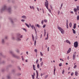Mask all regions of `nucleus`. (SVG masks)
<instances>
[{"mask_svg": "<svg viewBox=\"0 0 79 79\" xmlns=\"http://www.w3.org/2000/svg\"><path fill=\"white\" fill-rule=\"evenodd\" d=\"M75 76H77V71H75Z\"/></svg>", "mask_w": 79, "mask_h": 79, "instance_id": "412c9836", "label": "nucleus"}, {"mask_svg": "<svg viewBox=\"0 0 79 79\" xmlns=\"http://www.w3.org/2000/svg\"><path fill=\"white\" fill-rule=\"evenodd\" d=\"M41 66H42V65H43V62H42L40 64Z\"/></svg>", "mask_w": 79, "mask_h": 79, "instance_id": "a18cd8bd", "label": "nucleus"}, {"mask_svg": "<svg viewBox=\"0 0 79 79\" xmlns=\"http://www.w3.org/2000/svg\"><path fill=\"white\" fill-rule=\"evenodd\" d=\"M5 71V69H2V72H4Z\"/></svg>", "mask_w": 79, "mask_h": 79, "instance_id": "6e6d98bb", "label": "nucleus"}, {"mask_svg": "<svg viewBox=\"0 0 79 79\" xmlns=\"http://www.w3.org/2000/svg\"><path fill=\"white\" fill-rule=\"evenodd\" d=\"M41 24H44V20L41 21Z\"/></svg>", "mask_w": 79, "mask_h": 79, "instance_id": "13d9d810", "label": "nucleus"}, {"mask_svg": "<svg viewBox=\"0 0 79 79\" xmlns=\"http://www.w3.org/2000/svg\"><path fill=\"white\" fill-rule=\"evenodd\" d=\"M23 31H25V32H27V30H26V29L25 28H23Z\"/></svg>", "mask_w": 79, "mask_h": 79, "instance_id": "a19ab883", "label": "nucleus"}, {"mask_svg": "<svg viewBox=\"0 0 79 79\" xmlns=\"http://www.w3.org/2000/svg\"><path fill=\"white\" fill-rule=\"evenodd\" d=\"M59 66H62V63H60L59 64Z\"/></svg>", "mask_w": 79, "mask_h": 79, "instance_id": "58836bf2", "label": "nucleus"}, {"mask_svg": "<svg viewBox=\"0 0 79 79\" xmlns=\"http://www.w3.org/2000/svg\"><path fill=\"white\" fill-rule=\"evenodd\" d=\"M66 42L68 44H71V42H69V41L68 40H66Z\"/></svg>", "mask_w": 79, "mask_h": 79, "instance_id": "dca6fc26", "label": "nucleus"}, {"mask_svg": "<svg viewBox=\"0 0 79 79\" xmlns=\"http://www.w3.org/2000/svg\"><path fill=\"white\" fill-rule=\"evenodd\" d=\"M36 26L38 27L39 28H40V25H39V24H37L36 25Z\"/></svg>", "mask_w": 79, "mask_h": 79, "instance_id": "72a5a7b5", "label": "nucleus"}, {"mask_svg": "<svg viewBox=\"0 0 79 79\" xmlns=\"http://www.w3.org/2000/svg\"><path fill=\"white\" fill-rule=\"evenodd\" d=\"M9 20H10V21L11 24H14V22H13V20L12 18H9Z\"/></svg>", "mask_w": 79, "mask_h": 79, "instance_id": "1a4fd4ad", "label": "nucleus"}, {"mask_svg": "<svg viewBox=\"0 0 79 79\" xmlns=\"http://www.w3.org/2000/svg\"><path fill=\"white\" fill-rule=\"evenodd\" d=\"M10 53L11 54V55H12V56L14 57V58H17V59H19V56H18L16 55L15 54L14 52H13V51H10Z\"/></svg>", "mask_w": 79, "mask_h": 79, "instance_id": "7ed1b4c3", "label": "nucleus"}, {"mask_svg": "<svg viewBox=\"0 0 79 79\" xmlns=\"http://www.w3.org/2000/svg\"><path fill=\"white\" fill-rule=\"evenodd\" d=\"M34 29L35 30V31H36V29H35V27H34Z\"/></svg>", "mask_w": 79, "mask_h": 79, "instance_id": "e2e57ef3", "label": "nucleus"}, {"mask_svg": "<svg viewBox=\"0 0 79 79\" xmlns=\"http://www.w3.org/2000/svg\"><path fill=\"white\" fill-rule=\"evenodd\" d=\"M71 48H69L67 52V53H69L71 52Z\"/></svg>", "mask_w": 79, "mask_h": 79, "instance_id": "9b49d317", "label": "nucleus"}, {"mask_svg": "<svg viewBox=\"0 0 79 79\" xmlns=\"http://www.w3.org/2000/svg\"><path fill=\"white\" fill-rule=\"evenodd\" d=\"M23 38V35H21L20 36V39H22V38Z\"/></svg>", "mask_w": 79, "mask_h": 79, "instance_id": "79ce46f5", "label": "nucleus"}, {"mask_svg": "<svg viewBox=\"0 0 79 79\" xmlns=\"http://www.w3.org/2000/svg\"><path fill=\"white\" fill-rule=\"evenodd\" d=\"M8 37L6 36L5 38L2 39L1 41V43L2 45H4L5 44V40L7 39Z\"/></svg>", "mask_w": 79, "mask_h": 79, "instance_id": "20e7f679", "label": "nucleus"}, {"mask_svg": "<svg viewBox=\"0 0 79 79\" xmlns=\"http://www.w3.org/2000/svg\"><path fill=\"white\" fill-rule=\"evenodd\" d=\"M76 67H77V66L76 65H74V69H75V68H76Z\"/></svg>", "mask_w": 79, "mask_h": 79, "instance_id": "603ef678", "label": "nucleus"}, {"mask_svg": "<svg viewBox=\"0 0 79 79\" xmlns=\"http://www.w3.org/2000/svg\"><path fill=\"white\" fill-rule=\"evenodd\" d=\"M48 33L47 34V37L45 39V40H48Z\"/></svg>", "mask_w": 79, "mask_h": 79, "instance_id": "f3484780", "label": "nucleus"}, {"mask_svg": "<svg viewBox=\"0 0 79 79\" xmlns=\"http://www.w3.org/2000/svg\"><path fill=\"white\" fill-rule=\"evenodd\" d=\"M76 27V23H75L74 24L73 28V29H75Z\"/></svg>", "mask_w": 79, "mask_h": 79, "instance_id": "4468645a", "label": "nucleus"}, {"mask_svg": "<svg viewBox=\"0 0 79 79\" xmlns=\"http://www.w3.org/2000/svg\"><path fill=\"white\" fill-rule=\"evenodd\" d=\"M44 22H45V23H47V20L46 19H44Z\"/></svg>", "mask_w": 79, "mask_h": 79, "instance_id": "ea45409f", "label": "nucleus"}, {"mask_svg": "<svg viewBox=\"0 0 79 79\" xmlns=\"http://www.w3.org/2000/svg\"><path fill=\"white\" fill-rule=\"evenodd\" d=\"M63 4L61 3V6L60 7H62V6H63Z\"/></svg>", "mask_w": 79, "mask_h": 79, "instance_id": "338daca9", "label": "nucleus"}, {"mask_svg": "<svg viewBox=\"0 0 79 79\" xmlns=\"http://www.w3.org/2000/svg\"><path fill=\"white\" fill-rule=\"evenodd\" d=\"M0 56H2V57H3V58H5V56H4L3 55H2V53H0Z\"/></svg>", "mask_w": 79, "mask_h": 79, "instance_id": "ddd939ff", "label": "nucleus"}, {"mask_svg": "<svg viewBox=\"0 0 79 79\" xmlns=\"http://www.w3.org/2000/svg\"><path fill=\"white\" fill-rule=\"evenodd\" d=\"M40 76H43V74H42V73H41L40 74Z\"/></svg>", "mask_w": 79, "mask_h": 79, "instance_id": "69168bd1", "label": "nucleus"}, {"mask_svg": "<svg viewBox=\"0 0 79 79\" xmlns=\"http://www.w3.org/2000/svg\"><path fill=\"white\" fill-rule=\"evenodd\" d=\"M77 20L78 21L79 20V15H78L77 16Z\"/></svg>", "mask_w": 79, "mask_h": 79, "instance_id": "2f4dec72", "label": "nucleus"}, {"mask_svg": "<svg viewBox=\"0 0 79 79\" xmlns=\"http://www.w3.org/2000/svg\"><path fill=\"white\" fill-rule=\"evenodd\" d=\"M34 25H31V27L32 28V29H34Z\"/></svg>", "mask_w": 79, "mask_h": 79, "instance_id": "5701e85b", "label": "nucleus"}, {"mask_svg": "<svg viewBox=\"0 0 79 79\" xmlns=\"http://www.w3.org/2000/svg\"><path fill=\"white\" fill-rule=\"evenodd\" d=\"M20 75V73H19L17 74V76H19Z\"/></svg>", "mask_w": 79, "mask_h": 79, "instance_id": "774afa93", "label": "nucleus"}, {"mask_svg": "<svg viewBox=\"0 0 79 79\" xmlns=\"http://www.w3.org/2000/svg\"><path fill=\"white\" fill-rule=\"evenodd\" d=\"M45 26H46V25H44L43 27V28H45Z\"/></svg>", "mask_w": 79, "mask_h": 79, "instance_id": "49530a36", "label": "nucleus"}, {"mask_svg": "<svg viewBox=\"0 0 79 79\" xmlns=\"http://www.w3.org/2000/svg\"><path fill=\"white\" fill-rule=\"evenodd\" d=\"M21 18H23V19H26V16L25 15H23L21 17Z\"/></svg>", "mask_w": 79, "mask_h": 79, "instance_id": "f8f14e48", "label": "nucleus"}, {"mask_svg": "<svg viewBox=\"0 0 79 79\" xmlns=\"http://www.w3.org/2000/svg\"><path fill=\"white\" fill-rule=\"evenodd\" d=\"M33 68L34 71H35L36 69H35V65L34 64L33 65Z\"/></svg>", "mask_w": 79, "mask_h": 79, "instance_id": "bb28decb", "label": "nucleus"}, {"mask_svg": "<svg viewBox=\"0 0 79 79\" xmlns=\"http://www.w3.org/2000/svg\"><path fill=\"white\" fill-rule=\"evenodd\" d=\"M12 73H15V70L14 69H13L12 70Z\"/></svg>", "mask_w": 79, "mask_h": 79, "instance_id": "3c124183", "label": "nucleus"}, {"mask_svg": "<svg viewBox=\"0 0 79 79\" xmlns=\"http://www.w3.org/2000/svg\"><path fill=\"white\" fill-rule=\"evenodd\" d=\"M37 67L39 69V64H37Z\"/></svg>", "mask_w": 79, "mask_h": 79, "instance_id": "4c0bfd02", "label": "nucleus"}, {"mask_svg": "<svg viewBox=\"0 0 79 79\" xmlns=\"http://www.w3.org/2000/svg\"><path fill=\"white\" fill-rule=\"evenodd\" d=\"M48 75H46L45 77H44V79H47V77L48 76Z\"/></svg>", "mask_w": 79, "mask_h": 79, "instance_id": "473e14b6", "label": "nucleus"}, {"mask_svg": "<svg viewBox=\"0 0 79 79\" xmlns=\"http://www.w3.org/2000/svg\"><path fill=\"white\" fill-rule=\"evenodd\" d=\"M21 58L22 61H24V60H25V59L24 58V56H22Z\"/></svg>", "mask_w": 79, "mask_h": 79, "instance_id": "393cba45", "label": "nucleus"}, {"mask_svg": "<svg viewBox=\"0 0 79 79\" xmlns=\"http://www.w3.org/2000/svg\"><path fill=\"white\" fill-rule=\"evenodd\" d=\"M31 76H32V79H34V75H31Z\"/></svg>", "mask_w": 79, "mask_h": 79, "instance_id": "c9c22d12", "label": "nucleus"}, {"mask_svg": "<svg viewBox=\"0 0 79 79\" xmlns=\"http://www.w3.org/2000/svg\"><path fill=\"white\" fill-rule=\"evenodd\" d=\"M35 34L36 35V38L35 39L36 40H37V31H35Z\"/></svg>", "mask_w": 79, "mask_h": 79, "instance_id": "a211bd4d", "label": "nucleus"}, {"mask_svg": "<svg viewBox=\"0 0 79 79\" xmlns=\"http://www.w3.org/2000/svg\"><path fill=\"white\" fill-rule=\"evenodd\" d=\"M16 52H17V53H19V50L18 49H17L16 50Z\"/></svg>", "mask_w": 79, "mask_h": 79, "instance_id": "052dcab7", "label": "nucleus"}, {"mask_svg": "<svg viewBox=\"0 0 79 79\" xmlns=\"http://www.w3.org/2000/svg\"><path fill=\"white\" fill-rule=\"evenodd\" d=\"M36 71L37 73L36 79H37V78H38V72H37V70H36Z\"/></svg>", "mask_w": 79, "mask_h": 79, "instance_id": "4be33fe9", "label": "nucleus"}, {"mask_svg": "<svg viewBox=\"0 0 79 79\" xmlns=\"http://www.w3.org/2000/svg\"><path fill=\"white\" fill-rule=\"evenodd\" d=\"M71 13H72V14H73V11H70Z\"/></svg>", "mask_w": 79, "mask_h": 79, "instance_id": "0e129e2a", "label": "nucleus"}, {"mask_svg": "<svg viewBox=\"0 0 79 79\" xmlns=\"http://www.w3.org/2000/svg\"><path fill=\"white\" fill-rule=\"evenodd\" d=\"M74 74V73L73 72L72 73H71V76H73V74Z\"/></svg>", "mask_w": 79, "mask_h": 79, "instance_id": "bf43d9fd", "label": "nucleus"}, {"mask_svg": "<svg viewBox=\"0 0 79 79\" xmlns=\"http://www.w3.org/2000/svg\"><path fill=\"white\" fill-rule=\"evenodd\" d=\"M72 30H73V34H76V31L74 30V29H72Z\"/></svg>", "mask_w": 79, "mask_h": 79, "instance_id": "aec40b11", "label": "nucleus"}, {"mask_svg": "<svg viewBox=\"0 0 79 79\" xmlns=\"http://www.w3.org/2000/svg\"><path fill=\"white\" fill-rule=\"evenodd\" d=\"M60 61H64V60H63V59H60Z\"/></svg>", "mask_w": 79, "mask_h": 79, "instance_id": "864d4df0", "label": "nucleus"}, {"mask_svg": "<svg viewBox=\"0 0 79 79\" xmlns=\"http://www.w3.org/2000/svg\"><path fill=\"white\" fill-rule=\"evenodd\" d=\"M76 52H75L73 55V60H74L76 59Z\"/></svg>", "mask_w": 79, "mask_h": 79, "instance_id": "6e6552de", "label": "nucleus"}, {"mask_svg": "<svg viewBox=\"0 0 79 79\" xmlns=\"http://www.w3.org/2000/svg\"><path fill=\"white\" fill-rule=\"evenodd\" d=\"M5 10H6L9 14H11V9L9 7L7 9V6L5 5L3 6V7L0 9L1 13H3Z\"/></svg>", "mask_w": 79, "mask_h": 79, "instance_id": "f257e3e1", "label": "nucleus"}, {"mask_svg": "<svg viewBox=\"0 0 79 79\" xmlns=\"http://www.w3.org/2000/svg\"><path fill=\"white\" fill-rule=\"evenodd\" d=\"M40 54L41 56H43V54H42V53L41 52H40Z\"/></svg>", "mask_w": 79, "mask_h": 79, "instance_id": "37998d69", "label": "nucleus"}, {"mask_svg": "<svg viewBox=\"0 0 79 79\" xmlns=\"http://www.w3.org/2000/svg\"><path fill=\"white\" fill-rule=\"evenodd\" d=\"M68 20L67 19L66 20V24H68Z\"/></svg>", "mask_w": 79, "mask_h": 79, "instance_id": "8fccbe9b", "label": "nucleus"}, {"mask_svg": "<svg viewBox=\"0 0 79 79\" xmlns=\"http://www.w3.org/2000/svg\"><path fill=\"white\" fill-rule=\"evenodd\" d=\"M46 2H45V5L47 9H48V1H47V0H46Z\"/></svg>", "mask_w": 79, "mask_h": 79, "instance_id": "423d86ee", "label": "nucleus"}, {"mask_svg": "<svg viewBox=\"0 0 79 79\" xmlns=\"http://www.w3.org/2000/svg\"><path fill=\"white\" fill-rule=\"evenodd\" d=\"M77 9H78L79 8V6H77Z\"/></svg>", "mask_w": 79, "mask_h": 79, "instance_id": "680f3d73", "label": "nucleus"}, {"mask_svg": "<svg viewBox=\"0 0 79 79\" xmlns=\"http://www.w3.org/2000/svg\"><path fill=\"white\" fill-rule=\"evenodd\" d=\"M64 70L63 69L62 71V74H64Z\"/></svg>", "mask_w": 79, "mask_h": 79, "instance_id": "09e8293b", "label": "nucleus"}, {"mask_svg": "<svg viewBox=\"0 0 79 79\" xmlns=\"http://www.w3.org/2000/svg\"><path fill=\"white\" fill-rule=\"evenodd\" d=\"M48 11H49V12H50V13H51V14H52V12L51 11V10H50V9H48Z\"/></svg>", "mask_w": 79, "mask_h": 79, "instance_id": "7c9ffc66", "label": "nucleus"}, {"mask_svg": "<svg viewBox=\"0 0 79 79\" xmlns=\"http://www.w3.org/2000/svg\"><path fill=\"white\" fill-rule=\"evenodd\" d=\"M39 62V60L38 59H37L36 61V64H37V62Z\"/></svg>", "mask_w": 79, "mask_h": 79, "instance_id": "5fc2aeb1", "label": "nucleus"}, {"mask_svg": "<svg viewBox=\"0 0 79 79\" xmlns=\"http://www.w3.org/2000/svg\"><path fill=\"white\" fill-rule=\"evenodd\" d=\"M32 36L33 41H34V35H33L32 34Z\"/></svg>", "mask_w": 79, "mask_h": 79, "instance_id": "cd10ccee", "label": "nucleus"}, {"mask_svg": "<svg viewBox=\"0 0 79 79\" xmlns=\"http://www.w3.org/2000/svg\"><path fill=\"white\" fill-rule=\"evenodd\" d=\"M58 29L60 31L61 33L62 34H64V30L61 27H58Z\"/></svg>", "mask_w": 79, "mask_h": 79, "instance_id": "39448f33", "label": "nucleus"}, {"mask_svg": "<svg viewBox=\"0 0 79 79\" xmlns=\"http://www.w3.org/2000/svg\"><path fill=\"white\" fill-rule=\"evenodd\" d=\"M12 39H13V40H15V39H16V40H18L19 41V40H20V33H18L17 34V36L16 38H15L14 36H12Z\"/></svg>", "mask_w": 79, "mask_h": 79, "instance_id": "f03ea898", "label": "nucleus"}, {"mask_svg": "<svg viewBox=\"0 0 79 79\" xmlns=\"http://www.w3.org/2000/svg\"><path fill=\"white\" fill-rule=\"evenodd\" d=\"M21 21H22V22H24L25 21V20H24V19H22L21 20Z\"/></svg>", "mask_w": 79, "mask_h": 79, "instance_id": "e433bc0d", "label": "nucleus"}, {"mask_svg": "<svg viewBox=\"0 0 79 79\" xmlns=\"http://www.w3.org/2000/svg\"><path fill=\"white\" fill-rule=\"evenodd\" d=\"M60 11L59 10L58 11V15H60Z\"/></svg>", "mask_w": 79, "mask_h": 79, "instance_id": "c03bdc74", "label": "nucleus"}, {"mask_svg": "<svg viewBox=\"0 0 79 79\" xmlns=\"http://www.w3.org/2000/svg\"><path fill=\"white\" fill-rule=\"evenodd\" d=\"M7 77L8 79H10V76H8Z\"/></svg>", "mask_w": 79, "mask_h": 79, "instance_id": "f704fd0d", "label": "nucleus"}, {"mask_svg": "<svg viewBox=\"0 0 79 79\" xmlns=\"http://www.w3.org/2000/svg\"><path fill=\"white\" fill-rule=\"evenodd\" d=\"M74 12H77V9L76 8H74Z\"/></svg>", "mask_w": 79, "mask_h": 79, "instance_id": "b1692460", "label": "nucleus"}, {"mask_svg": "<svg viewBox=\"0 0 79 79\" xmlns=\"http://www.w3.org/2000/svg\"><path fill=\"white\" fill-rule=\"evenodd\" d=\"M11 66H12V65L11 64H10V65H8L7 66V68H11Z\"/></svg>", "mask_w": 79, "mask_h": 79, "instance_id": "c756f323", "label": "nucleus"}, {"mask_svg": "<svg viewBox=\"0 0 79 79\" xmlns=\"http://www.w3.org/2000/svg\"><path fill=\"white\" fill-rule=\"evenodd\" d=\"M55 71H56V69L55 67H54V74L55 75Z\"/></svg>", "mask_w": 79, "mask_h": 79, "instance_id": "a878e982", "label": "nucleus"}, {"mask_svg": "<svg viewBox=\"0 0 79 79\" xmlns=\"http://www.w3.org/2000/svg\"><path fill=\"white\" fill-rule=\"evenodd\" d=\"M69 26L70 27H72V23H70L69 24Z\"/></svg>", "mask_w": 79, "mask_h": 79, "instance_id": "c85d7f7f", "label": "nucleus"}, {"mask_svg": "<svg viewBox=\"0 0 79 79\" xmlns=\"http://www.w3.org/2000/svg\"><path fill=\"white\" fill-rule=\"evenodd\" d=\"M66 27L67 29H68V24H66Z\"/></svg>", "mask_w": 79, "mask_h": 79, "instance_id": "4d7b16f0", "label": "nucleus"}, {"mask_svg": "<svg viewBox=\"0 0 79 79\" xmlns=\"http://www.w3.org/2000/svg\"><path fill=\"white\" fill-rule=\"evenodd\" d=\"M2 60V58L0 57V64H4L5 63V61H3L2 62L1 61Z\"/></svg>", "mask_w": 79, "mask_h": 79, "instance_id": "9d476101", "label": "nucleus"}, {"mask_svg": "<svg viewBox=\"0 0 79 79\" xmlns=\"http://www.w3.org/2000/svg\"><path fill=\"white\" fill-rule=\"evenodd\" d=\"M35 43H34V45L35 46V45H36V40H35V39H36V37H35Z\"/></svg>", "mask_w": 79, "mask_h": 79, "instance_id": "2eb2a0df", "label": "nucleus"}, {"mask_svg": "<svg viewBox=\"0 0 79 79\" xmlns=\"http://www.w3.org/2000/svg\"><path fill=\"white\" fill-rule=\"evenodd\" d=\"M74 46L75 48H77L78 47V42L76 41L74 43Z\"/></svg>", "mask_w": 79, "mask_h": 79, "instance_id": "0eeeda50", "label": "nucleus"}, {"mask_svg": "<svg viewBox=\"0 0 79 79\" xmlns=\"http://www.w3.org/2000/svg\"><path fill=\"white\" fill-rule=\"evenodd\" d=\"M25 25H26V26L27 27H28V28H29V27H30L29 25L27 24V23H25Z\"/></svg>", "mask_w": 79, "mask_h": 79, "instance_id": "6ab92c4d", "label": "nucleus"}, {"mask_svg": "<svg viewBox=\"0 0 79 79\" xmlns=\"http://www.w3.org/2000/svg\"><path fill=\"white\" fill-rule=\"evenodd\" d=\"M35 52L37 53V49H35Z\"/></svg>", "mask_w": 79, "mask_h": 79, "instance_id": "de8ad7c7", "label": "nucleus"}]
</instances>
